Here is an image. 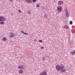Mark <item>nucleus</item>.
I'll use <instances>...</instances> for the list:
<instances>
[{
  "mask_svg": "<svg viewBox=\"0 0 75 75\" xmlns=\"http://www.w3.org/2000/svg\"><path fill=\"white\" fill-rule=\"evenodd\" d=\"M56 69H57V71H61L62 72L64 73L66 71V69H65V67L63 65H61L60 66L58 65H57L56 66Z\"/></svg>",
  "mask_w": 75,
  "mask_h": 75,
  "instance_id": "1",
  "label": "nucleus"
},
{
  "mask_svg": "<svg viewBox=\"0 0 75 75\" xmlns=\"http://www.w3.org/2000/svg\"><path fill=\"white\" fill-rule=\"evenodd\" d=\"M6 21V19L4 16H0V22L1 21Z\"/></svg>",
  "mask_w": 75,
  "mask_h": 75,
  "instance_id": "2",
  "label": "nucleus"
},
{
  "mask_svg": "<svg viewBox=\"0 0 75 75\" xmlns=\"http://www.w3.org/2000/svg\"><path fill=\"white\" fill-rule=\"evenodd\" d=\"M47 72L45 71H43L41 73H40L39 75H48L47 74Z\"/></svg>",
  "mask_w": 75,
  "mask_h": 75,
  "instance_id": "3",
  "label": "nucleus"
},
{
  "mask_svg": "<svg viewBox=\"0 0 75 75\" xmlns=\"http://www.w3.org/2000/svg\"><path fill=\"white\" fill-rule=\"evenodd\" d=\"M32 0H26V1L28 3H30L32 2ZM37 0H32L33 2H35Z\"/></svg>",
  "mask_w": 75,
  "mask_h": 75,
  "instance_id": "4",
  "label": "nucleus"
},
{
  "mask_svg": "<svg viewBox=\"0 0 75 75\" xmlns=\"http://www.w3.org/2000/svg\"><path fill=\"white\" fill-rule=\"evenodd\" d=\"M57 11L58 12H61L62 10V7L61 6H58L57 8Z\"/></svg>",
  "mask_w": 75,
  "mask_h": 75,
  "instance_id": "5",
  "label": "nucleus"
},
{
  "mask_svg": "<svg viewBox=\"0 0 75 75\" xmlns=\"http://www.w3.org/2000/svg\"><path fill=\"white\" fill-rule=\"evenodd\" d=\"M18 68L20 69H24V66L21 65L18 66Z\"/></svg>",
  "mask_w": 75,
  "mask_h": 75,
  "instance_id": "6",
  "label": "nucleus"
},
{
  "mask_svg": "<svg viewBox=\"0 0 75 75\" xmlns=\"http://www.w3.org/2000/svg\"><path fill=\"white\" fill-rule=\"evenodd\" d=\"M65 12L66 13V16L67 17H69V14L68 13V11H67V10H65Z\"/></svg>",
  "mask_w": 75,
  "mask_h": 75,
  "instance_id": "7",
  "label": "nucleus"
},
{
  "mask_svg": "<svg viewBox=\"0 0 75 75\" xmlns=\"http://www.w3.org/2000/svg\"><path fill=\"white\" fill-rule=\"evenodd\" d=\"M63 2L62 1H60L58 2V5H59L60 6L61 5H62V4H63Z\"/></svg>",
  "mask_w": 75,
  "mask_h": 75,
  "instance_id": "8",
  "label": "nucleus"
},
{
  "mask_svg": "<svg viewBox=\"0 0 75 75\" xmlns=\"http://www.w3.org/2000/svg\"><path fill=\"white\" fill-rule=\"evenodd\" d=\"M21 32L25 35H28V33H24V32H23V30H21Z\"/></svg>",
  "mask_w": 75,
  "mask_h": 75,
  "instance_id": "9",
  "label": "nucleus"
},
{
  "mask_svg": "<svg viewBox=\"0 0 75 75\" xmlns=\"http://www.w3.org/2000/svg\"><path fill=\"white\" fill-rule=\"evenodd\" d=\"M18 72L19 73V74H21L23 73V71L21 70H19L18 71Z\"/></svg>",
  "mask_w": 75,
  "mask_h": 75,
  "instance_id": "10",
  "label": "nucleus"
},
{
  "mask_svg": "<svg viewBox=\"0 0 75 75\" xmlns=\"http://www.w3.org/2000/svg\"><path fill=\"white\" fill-rule=\"evenodd\" d=\"M64 28H66V29H68V28L69 27L67 25H65L64 26Z\"/></svg>",
  "mask_w": 75,
  "mask_h": 75,
  "instance_id": "11",
  "label": "nucleus"
},
{
  "mask_svg": "<svg viewBox=\"0 0 75 75\" xmlns=\"http://www.w3.org/2000/svg\"><path fill=\"white\" fill-rule=\"evenodd\" d=\"M11 34L12 36V37H14L16 36V34H14V33H11Z\"/></svg>",
  "mask_w": 75,
  "mask_h": 75,
  "instance_id": "12",
  "label": "nucleus"
},
{
  "mask_svg": "<svg viewBox=\"0 0 75 75\" xmlns=\"http://www.w3.org/2000/svg\"><path fill=\"white\" fill-rule=\"evenodd\" d=\"M43 17L44 18H45V19H47V16L46 15H45L43 16Z\"/></svg>",
  "mask_w": 75,
  "mask_h": 75,
  "instance_id": "13",
  "label": "nucleus"
},
{
  "mask_svg": "<svg viewBox=\"0 0 75 75\" xmlns=\"http://www.w3.org/2000/svg\"><path fill=\"white\" fill-rule=\"evenodd\" d=\"M3 40L4 41H6V40H7V39L5 37L4 38H3Z\"/></svg>",
  "mask_w": 75,
  "mask_h": 75,
  "instance_id": "14",
  "label": "nucleus"
},
{
  "mask_svg": "<svg viewBox=\"0 0 75 75\" xmlns=\"http://www.w3.org/2000/svg\"><path fill=\"white\" fill-rule=\"evenodd\" d=\"M71 53L73 55H74V54L75 53V50L74 51V52H71Z\"/></svg>",
  "mask_w": 75,
  "mask_h": 75,
  "instance_id": "15",
  "label": "nucleus"
},
{
  "mask_svg": "<svg viewBox=\"0 0 75 75\" xmlns=\"http://www.w3.org/2000/svg\"><path fill=\"white\" fill-rule=\"evenodd\" d=\"M0 24L1 25H3V24H4V22H0Z\"/></svg>",
  "mask_w": 75,
  "mask_h": 75,
  "instance_id": "16",
  "label": "nucleus"
},
{
  "mask_svg": "<svg viewBox=\"0 0 75 75\" xmlns=\"http://www.w3.org/2000/svg\"><path fill=\"white\" fill-rule=\"evenodd\" d=\"M38 42H41V43H42V41L41 40H39L38 41Z\"/></svg>",
  "mask_w": 75,
  "mask_h": 75,
  "instance_id": "17",
  "label": "nucleus"
},
{
  "mask_svg": "<svg viewBox=\"0 0 75 75\" xmlns=\"http://www.w3.org/2000/svg\"><path fill=\"white\" fill-rule=\"evenodd\" d=\"M5 68H7V67H8V66L7 65V64H5Z\"/></svg>",
  "mask_w": 75,
  "mask_h": 75,
  "instance_id": "18",
  "label": "nucleus"
},
{
  "mask_svg": "<svg viewBox=\"0 0 75 75\" xmlns=\"http://www.w3.org/2000/svg\"><path fill=\"white\" fill-rule=\"evenodd\" d=\"M70 24L72 25V21H70Z\"/></svg>",
  "mask_w": 75,
  "mask_h": 75,
  "instance_id": "19",
  "label": "nucleus"
},
{
  "mask_svg": "<svg viewBox=\"0 0 75 75\" xmlns=\"http://www.w3.org/2000/svg\"><path fill=\"white\" fill-rule=\"evenodd\" d=\"M36 7H40V5L38 4L36 6Z\"/></svg>",
  "mask_w": 75,
  "mask_h": 75,
  "instance_id": "20",
  "label": "nucleus"
},
{
  "mask_svg": "<svg viewBox=\"0 0 75 75\" xmlns=\"http://www.w3.org/2000/svg\"><path fill=\"white\" fill-rule=\"evenodd\" d=\"M42 60L43 61H44L45 60V57H43L42 59Z\"/></svg>",
  "mask_w": 75,
  "mask_h": 75,
  "instance_id": "21",
  "label": "nucleus"
},
{
  "mask_svg": "<svg viewBox=\"0 0 75 75\" xmlns=\"http://www.w3.org/2000/svg\"><path fill=\"white\" fill-rule=\"evenodd\" d=\"M18 11H19V12H20V13H21V11L20 10H18Z\"/></svg>",
  "mask_w": 75,
  "mask_h": 75,
  "instance_id": "22",
  "label": "nucleus"
},
{
  "mask_svg": "<svg viewBox=\"0 0 75 75\" xmlns=\"http://www.w3.org/2000/svg\"><path fill=\"white\" fill-rule=\"evenodd\" d=\"M9 0L10 1H11V2H13V0Z\"/></svg>",
  "mask_w": 75,
  "mask_h": 75,
  "instance_id": "23",
  "label": "nucleus"
},
{
  "mask_svg": "<svg viewBox=\"0 0 75 75\" xmlns=\"http://www.w3.org/2000/svg\"><path fill=\"white\" fill-rule=\"evenodd\" d=\"M44 47H41V49H42H42H43V48H44Z\"/></svg>",
  "mask_w": 75,
  "mask_h": 75,
  "instance_id": "24",
  "label": "nucleus"
},
{
  "mask_svg": "<svg viewBox=\"0 0 75 75\" xmlns=\"http://www.w3.org/2000/svg\"><path fill=\"white\" fill-rule=\"evenodd\" d=\"M9 37H10V38H11V37H12V35H10V36H9Z\"/></svg>",
  "mask_w": 75,
  "mask_h": 75,
  "instance_id": "25",
  "label": "nucleus"
},
{
  "mask_svg": "<svg viewBox=\"0 0 75 75\" xmlns=\"http://www.w3.org/2000/svg\"><path fill=\"white\" fill-rule=\"evenodd\" d=\"M28 14H31V12H29L28 13Z\"/></svg>",
  "mask_w": 75,
  "mask_h": 75,
  "instance_id": "26",
  "label": "nucleus"
},
{
  "mask_svg": "<svg viewBox=\"0 0 75 75\" xmlns=\"http://www.w3.org/2000/svg\"><path fill=\"white\" fill-rule=\"evenodd\" d=\"M35 41H36V40H35Z\"/></svg>",
  "mask_w": 75,
  "mask_h": 75,
  "instance_id": "27",
  "label": "nucleus"
}]
</instances>
